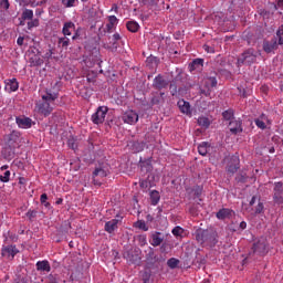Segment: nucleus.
Listing matches in <instances>:
<instances>
[{"label":"nucleus","instance_id":"40","mask_svg":"<svg viewBox=\"0 0 283 283\" xmlns=\"http://www.w3.org/2000/svg\"><path fill=\"white\" fill-rule=\"evenodd\" d=\"M192 193L195 198H198L199 202H202V199L200 198V196H202V186H195L192 188Z\"/></svg>","mask_w":283,"mask_h":283},{"label":"nucleus","instance_id":"12","mask_svg":"<svg viewBox=\"0 0 283 283\" xmlns=\"http://www.w3.org/2000/svg\"><path fill=\"white\" fill-rule=\"evenodd\" d=\"M274 202L276 205H283V182L282 181L274 184Z\"/></svg>","mask_w":283,"mask_h":283},{"label":"nucleus","instance_id":"51","mask_svg":"<svg viewBox=\"0 0 283 283\" xmlns=\"http://www.w3.org/2000/svg\"><path fill=\"white\" fill-rule=\"evenodd\" d=\"M244 229H247V223L245 221H241L239 226L231 228V231H244Z\"/></svg>","mask_w":283,"mask_h":283},{"label":"nucleus","instance_id":"6","mask_svg":"<svg viewBox=\"0 0 283 283\" xmlns=\"http://www.w3.org/2000/svg\"><path fill=\"white\" fill-rule=\"evenodd\" d=\"M146 264L148 269H158L160 266V258L156 255L154 248H149L148 253L146 254Z\"/></svg>","mask_w":283,"mask_h":283},{"label":"nucleus","instance_id":"8","mask_svg":"<svg viewBox=\"0 0 283 283\" xmlns=\"http://www.w3.org/2000/svg\"><path fill=\"white\" fill-rule=\"evenodd\" d=\"M17 253H19L17 245L2 247L1 255L2 258H6V260H14V255H17Z\"/></svg>","mask_w":283,"mask_h":283},{"label":"nucleus","instance_id":"49","mask_svg":"<svg viewBox=\"0 0 283 283\" xmlns=\"http://www.w3.org/2000/svg\"><path fill=\"white\" fill-rule=\"evenodd\" d=\"M224 120H233V109H228L222 113Z\"/></svg>","mask_w":283,"mask_h":283},{"label":"nucleus","instance_id":"10","mask_svg":"<svg viewBox=\"0 0 283 283\" xmlns=\"http://www.w3.org/2000/svg\"><path fill=\"white\" fill-rule=\"evenodd\" d=\"M118 41H120V34L118 33L113 34V36H108V42L105 44V49L111 50V52H117Z\"/></svg>","mask_w":283,"mask_h":283},{"label":"nucleus","instance_id":"13","mask_svg":"<svg viewBox=\"0 0 283 283\" xmlns=\"http://www.w3.org/2000/svg\"><path fill=\"white\" fill-rule=\"evenodd\" d=\"M120 220H123V217L117 216V219H112L107 221L104 226V231H106V233H114V231L118 229V223L120 222Z\"/></svg>","mask_w":283,"mask_h":283},{"label":"nucleus","instance_id":"38","mask_svg":"<svg viewBox=\"0 0 283 283\" xmlns=\"http://www.w3.org/2000/svg\"><path fill=\"white\" fill-rule=\"evenodd\" d=\"M165 103V97L159 96L158 93H155L150 99V105H160Z\"/></svg>","mask_w":283,"mask_h":283},{"label":"nucleus","instance_id":"58","mask_svg":"<svg viewBox=\"0 0 283 283\" xmlns=\"http://www.w3.org/2000/svg\"><path fill=\"white\" fill-rule=\"evenodd\" d=\"M254 123H255L256 127H259V129H266V124L263 120H261L260 118H256L254 120Z\"/></svg>","mask_w":283,"mask_h":283},{"label":"nucleus","instance_id":"23","mask_svg":"<svg viewBox=\"0 0 283 283\" xmlns=\"http://www.w3.org/2000/svg\"><path fill=\"white\" fill-rule=\"evenodd\" d=\"M20 137H21L20 132L13 130L11 134H9L7 137V144L9 145V147H14V145L19 143Z\"/></svg>","mask_w":283,"mask_h":283},{"label":"nucleus","instance_id":"47","mask_svg":"<svg viewBox=\"0 0 283 283\" xmlns=\"http://www.w3.org/2000/svg\"><path fill=\"white\" fill-rule=\"evenodd\" d=\"M160 253H169L171 251V244L164 242L160 248Z\"/></svg>","mask_w":283,"mask_h":283},{"label":"nucleus","instance_id":"55","mask_svg":"<svg viewBox=\"0 0 283 283\" xmlns=\"http://www.w3.org/2000/svg\"><path fill=\"white\" fill-rule=\"evenodd\" d=\"M1 182H10V170L4 171L2 176H0Z\"/></svg>","mask_w":283,"mask_h":283},{"label":"nucleus","instance_id":"29","mask_svg":"<svg viewBox=\"0 0 283 283\" xmlns=\"http://www.w3.org/2000/svg\"><path fill=\"white\" fill-rule=\"evenodd\" d=\"M35 266L36 271H43L45 273H50V271H52V266H50V262L48 260L38 261Z\"/></svg>","mask_w":283,"mask_h":283},{"label":"nucleus","instance_id":"35","mask_svg":"<svg viewBox=\"0 0 283 283\" xmlns=\"http://www.w3.org/2000/svg\"><path fill=\"white\" fill-rule=\"evenodd\" d=\"M34 18V11L30 10V9H25L22 12L21 19L23 21H32V19Z\"/></svg>","mask_w":283,"mask_h":283},{"label":"nucleus","instance_id":"33","mask_svg":"<svg viewBox=\"0 0 283 283\" xmlns=\"http://www.w3.org/2000/svg\"><path fill=\"white\" fill-rule=\"evenodd\" d=\"M197 123L203 129H209V127L211 125V120L209 119V117H205V116L199 117Z\"/></svg>","mask_w":283,"mask_h":283},{"label":"nucleus","instance_id":"42","mask_svg":"<svg viewBox=\"0 0 283 283\" xmlns=\"http://www.w3.org/2000/svg\"><path fill=\"white\" fill-rule=\"evenodd\" d=\"M57 43L63 48V50H67V48H70V39L66 36L60 38Z\"/></svg>","mask_w":283,"mask_h":283},{"label":"nucleus","instance_id":"44","mask_svg":"<svg viewBox=\"0 0 283 283\" xmlns=\"http://www.w3.org/2000/svg\"><path fill=\"white\" fill-rule=\"evenodd\" d=\"M167 264H168L169 269H178V264H180V260H178L176 258H171L167 261Z\"/></svg>","mask_w":283,"mask_h":283},{"label":"nucleus","instance_id":"28","mask_svg":"<svg viewBox=\"0 0 283 283\" xmlns=\"http://www.w3.org/2000/svg\"><path fill=\"white\" fill-rule=\"evenodd\" d=\"M74 30H76V25L74 22L70 21L64 23L62 32L64 36H72V32H74Z\"/></svg>","mask_w":283,"mask_h":283},{"label":"nucleus","instance_id":"32","mask_svg":"<svg viewBox=\"0 0 283 283\" xmlns=\"http://www.w3.org/2000/svg\"><path fill=\"white\" fill-rule=\"evenodd\" d=\"M149 198H150V205L156 207V205L160 202V192L158 190H151L149 192Z\"/></svg>","mask_w":283,"mask_h":283},{"label":"nucleus","instance_id":"41","mask_svg":"<svg viewBox=\"0 0 283 283\" xmlns=\"http://www.w3.org/2000/svg\"><path fill=\"white\" fill-rule=\"evenodd\" d=\"M133 227H135V229H140L142 231H149V227H147V223L143 220H138Z\"/></svg>","mask_w":283,"mask_h":283},{"label":"nucleus","instance_id":"52","mask_svg":"<svg viewBox=\"0 0 283 283\" xmlns=\"http://www.w3.org/2000/svg\"><path fill=\"white\" fill-rule=\"evenodd\" d=\"M148 65H158V57L150 55L146 59Z\"/></svg>","mask_w":283,"mask_h":283},{"label":"nucleus","instance_id":"3","mask_svg":"<svg viewBox=\"0 0 283 283\" xmlns=\"http://www.w3.org/2000/svg\"><path fill=\"white\" fill-rule=\"evenodd\" d=\"M255 61H258V52L255 49H248L239 55L237 67H242V65H253Z\"/></svg>","mask_w":283,"mask_h":283},{"label":"nucleus","instance_id":"21","mask_svg":"<svg viewBox=\"0 0 283 283\" xmlns=\"http://www.w3.org/2000/svg\"><path fill=\"white\" fill-rule=\"evenodd\" d=\"M239 169H240V159H238V157H234L229 163L227 167V171L228 174H231V176H233V174H235Z\"/></svg>","mask_w":283,"mask_h":283},{"label":"nucleus","instance_id":"22","mask_svg":"<svg viewBox=\"0 0 283 283\" xmlns=\"http://www.w3.org/2000/svg\"><path fill=\"white\" fill-rule=\"evenodd\" d=\"M4 83V90L6 92H9V94L19 90V82L17 81V78L6 80Z\"/></svg>","mask_w":283,"mask_h":283},{"label":"nucleus","instance_id":"27","mask_svg":"<svg viewBox=\"0 0 283 283\" xmlns=\"http://www.w3.org/2000/svg\"><path fill=\"white\" fill-rule=\"evenodd\" d=\"M218 76V73H213L212 76H208L205 82V87L209 90H213V87H218V80L216 78Z\"/></svg>","mask_w":283,"mask_h":283},{"label":"nucleus","instance_id":"20","mask_svg":"<svg viewBox=\"0 0 283 283\" xmlns=\"http://www.w3.org/2000/svg\"><path fill=\"white\" fill-rule=\"evenodd\" d=\"M181 114H186L187 116H191V104L185 99H179L177 103Z\"/></svg>","mask_w":283,"mask_h":283},{"label":"nucleus","instance_id":"54","mask_svg":"<svg viewBox=\"0 0 283 283\" xmlns=\"http://www.w3.org/2000/svg\"><path fill=\"white\" fill-rule=\"evenodd\" d=\"M0 10H10V0H0Z\"/></svg>","mask_w":283,"mask_h":283},{"label":"nucleus","instance_id":"1","mask_svg":"<svg viewBox=\"0 0 283 283\" xmlns=\"http://www.w3.org/2000/svg\"><path fill=\"white\" fill-rule=\"evenodd\" d=\"M193 238L201 247L213 249L218 244V232L213 228H198L193 233Z\"/></svg>","mask_w":283,"mask_h":283},{"label":"nucleus","instance_id":"2","mask_svg":"<svg viewBox=\"0 0 283 283\" xmlns=\"http://www.w3.org/2000/svg\"><path fill=\"white\" fill-rule=\"evenodd\" d=\"M279 45H283V24L277 29L276 36L263 41V51L266 54H271V52L277 50Z\"/></svg>","mask_w":283,"mask_h":283},{"label":"nucleus","instance_id":"5","mask_svg":"<svg viewBox=\"0 0 283 283\" xmlns=\"http://www.w3.org/2000/svg\"><path fill=\"white\" fill-rule=\"evenodd\" d=\"M140 250L138 248H132L124 251V259L127 260L129 264H140Z\"/></svg>","mask_w":283,"mask_h":283},{"label":"nucleus","instance_id":"50","mask_svg":"<svg viewBox=\"0 0 283 283\" xmlns=\"http://www.w3.org/2000/svg\"><path fill=\"white\" fill-rule=\"evenodd\" d=\"M142 280H143L144 283H149V280H151V271L150 270L145 271L142 274Z\"/></svg>","mask_w":283,"mask_h":283},{"label":"nucleus","instance_id":"59","mask_svg":"<svg viewBox=\"0 0 283 283\" xmlns=\"http://www.w3.org/2000/svg\"><path fill=\"white\" fill-rule=\"evenodd\" d=\"M146 180L148 182H150V185L154 187V182L156 180V175H154V172H148V176H147Z\"/></svg>","mask_w":283,"mask_h":283},{"label":"nucleus","instance_id":"15","mask_svg":"<svg viewBox=\"0 0 283 283\" xmlns=\"http://www.w3.org/2000/svg\"><path fill=\"white\" fill-rule=\"evenodd\" d=\"M54 107H52L50 102H42L38 105V112L39 114H42L43 116H50L52 114V111Z\"/></svg>","mask_w":283,"mask_h":283},{"label":"nucleus","instance_id":"46","mask_svg":"<svg viewBox=\"0 0 283 283\" xmlns=\"http://www.w3.org/2000/svg\"><path fill=\"white\" fill-rule=\"evenodd\" d=\"M45 283H59V274H50L46 276Z\"/></svg>","mask_w":283,"mask_h":283},{"label":"nucleus","instance_id":"14","mask_svg":"<svg viewBox=\"0 0 283 283\" xmlns=\"http://www.w3.org/2000/svg\"><path fill=\"white\" fill-rule=\"evenodd\" d=\"M45 61L41 57V51L36 50V54L29 59L30 67H41Z\"/></svg>","mask_w":283,"mask_h":283},{"label":"nucleus","instance_id":"56","mask_svg":"<svg viewBox=\"0 0 283 283\" xmlns=\"http://www.w3.org/2000/svg\"><path fill=\"white\" fill-rule=\"evenodd\" d=\"M32 28H39V19H34L28 22V30H32Z\"/></svg>","mask_w":283,"mask_h":283},{"label":"nucleus","instance_id":"43","mask_svg":"<svg viewBox=\"0 0 283 283\" xmlns=\"http://www.w3.org/2000/svg\"><path fill=\"white\" fill-rule=\"evenodd\" d=\"M245 39H247L248 45H255V43L258 42V38L253 36V33H250V32L245 34Z\"/></svg>","mask_w":283,"mask_h":283},{"label":"nucleus","instance_id":"48","mask_svg":"<svg viewBox=\"0 0 283 283\" xmlns=\"http://www.w3.org/2000/svg\"><path fill=\"white\" fill-rule=\"evenodd\" d=\"M248 178L249 177L245 175V172H241V174L237 175L235 180H237V182H241L242 185H244V182H247Z\"/></svg>","mask_w":283,"mask_h":283},{"label":"nucleus","instance_id":"18","mask_svg":"<svg viewBox=\"0 0 283 283\" xmlns=\"http://www.w3.org/2000/svg\"><path fill=\"white\" fill-rule=\"evenodd\" d=\"M232 216H235V212L229 208H222L217 212L218 220H230Z\"/></svg>","mask_w":283,"mask_h":283},{"label":"nucleus","instance_id":"62","mask_svg":"<svg viewBox=\"0 0 283 283\" xmlns=\"http://www.w3.org/2000/svg\"><path fill=\"white\" fill-rule=\"evenodd\" d=\"M52 54H54V49H49V52H46L43 55V59H46V61H50V59H52Z\"/></svg>","mask_w":283,"mask_h":283},{"label":"nucleus","instance_id":"63","mask_svg":"<svg viewBox=\"0 0 283 283\" xmlns=\"http://www.w3.org/2000/svg\"><path fill=\"white\" fill-rule=\"evenodd\" d=\"M262 211H264V203L259 202L255 209V213H261Z\"/></svg>","mask_w":283,"mask_h":283},{"label":"nucleus","instance_id":"4","mask_svg":"<svg viewBox=\"0 0 283 283\" xmlns=\"http://www.w3.org/2000/svg\"><path fill=\"white\" fill-rule=\"evenodd\" d=\"M252 251L256 255H266V253H269V241H266V238L261 237L254 241Z\"/></svg>","mask_w":283,"mask_h":283},{"label":"nucleus","instance_id":"57","mask_svg":"<svg viewBox=\"0 0 283 283\" xmlns=\"http://www.w3.org/2000/svg\"><path fill=\"white\" fill-rule=\"evenodd\" d=\"M74 3H76V0H62V4L65 8H74Z\"/></svg>","mask_w":283,"mask_h":283},{"label":"nucleus","instance_id":"19","mask_svg":"<svg viewBox=\"0 0 283 283\" xmlns=\"http://www.w3.org/2000/svg\"><path fill=\"white\" fill-rule=\"evenodd\" d=\"M15 123L22 129H30V127H32V118L30 117H25V116L17 117Z\"/></svg>","mask_w":283,"mask_h":283},{"label":"nucleus","instance_id":"45","mask_svg":"<svg viewBox=\"0 0 283 283\" xmlns=\"http://www.w3.org/2000/svg\"><path fill=\"white\" fill-rule=\"evenodd\" d=\"M182 233H185V229L179 226L172 229V235H175L176 238H182Z\"/></svg>","mask_w":283,"mask_h":283},{"label":"nucleus","instance_id":"7","mask_svg":"<svg viewBox=\"0 0 283 283\" xmlns=\"http://www.w3.org/2000/svg\"><path fill=\"white\" fill-rule=\"evenodd\" d=\"M107 107L106 106H99L97 111L92 115V122L94 125H101L105 123V116H107Z\"/></svg>","mask_w":283,"mask_h":283},{"label":"nucleus","instance_id":"60","mask_svg":"<svg viewBox=\"0 0 283 283\" xmlns=\"http://www.w3.org/2000/svg\"><path fill=\"white\" fill-rule=\"evenodd\" d=\"M67 145H69L70 149H76V147H77L76 139L75 138H70L67 140Z\"/></svg>","mask_w":283,"mask_h":283},{"label":"nucleus","instance_id":"26","mask_svg":"<svg viewBox=\"0 0 283 283\" xmlns=\"http://www.w3.org/2000/svg\"><path fill=\"white\" fill-rule=\"evenodd\" d=\"M1 154L4 160H12V158H14V146L8 145L2 149Z\"/></svg>","mask_w":283,"mask_h":283},{"label":"nucleus","instance_id":"39","mask_svg":"<svg viewBox=\"0 0 283 283\" xmlns=\"http://www.w3.org/2000/svg\"><path fill=\"white\" fill-rule=\"evenodd\" d=\"M107 170L103 168H95V170L93 171V178H96L97 176H99V178H105L107 177Z\"/></svg>","mask_w":283,"mask_h":283},{"label":"nucleus","instance_id":"53","mask_svg":"<svg viewBox=\"0 0 283 283\" xmlns=\"http://www.w3.org/2000/svg\"><path fill=\"white\" fill-rule=\"evenodd\" d=\"M39 213V211L36 210H29L25 216L27 218L32 222L34 220V218H36V214Z\"/></svg>","mask_w":283,"mask_h":283},{"label":"nucleus","instance_id":"30","mask_svg":"<svg viewBox=\"0 0 283 283\" xmlns=\"http://www.w3.org/2000/svg\"><path fill=\"white\" fill-rule=\"evenodd\" d=\"M169 90L171 96H180V92H182V87H178V81L172 80L169 84Z\"/></svg>","mask_w":283,"mask_h":283},{"label":"nucleus","instance_id":"64","mask_svg":"<svg viewBox=\"0 0 283 283\" xmlns=\"http://www.w3.org/2000/svg\"><path fill=\"white\" fill-rule=\"evenodd\" d=\"M200 94H203V96H211V88L200 90Z\"/></svg>","mask_w":283,"mask_h":283},{"label":"nucleus","instance_id":"25","mask_svg":"<svg viewBox=\"0 0 283 283\" xmlns=\"http://www.w3.org/2000/svg\"><path fill=\"white\" fill-rule=\"evenodd\" d=\"M205 66V59H195L190 64H189V70L190 72H196V70H202Z\"/></svg>","mask_w":283,"mask_h":283},{"label":"nucleus","instance_id":"16","mask_svg":"<svg viewBox=\"0 0 283 283\" xmlns=\"http://www.w3.org/2000/svg\"><path fill=\"white\" fill-rule=\"evenodd\" d=\"M229 129H230L231 134H233L234 136L238 134H242V120H240V119L230 120Z\"/></svg>","mask_w":283,"mask_h":283},{"label":"nucleus","instance_id":"17","mask_svg":"<svg viewBox=\"0 0 283 283\" xmlns=\"http://www.w3.org/2000/svg\"><path fill=\"white\" fill-rule=\"evenodd\" d=\"M164 241L165 235H163V232L155 231L150 234L151 247H160V244H163Z\"/></svg>","mask_w":283,"mask_h":283},{"label":"nucleus","instance_id":"36","mask_svg":"<svg viewBox=\"0 0 283 283\" xmlns=\"http://www.w3.org/2000/svg\"><path fill=\"white\" fill-rule=\"evenodd\" d=\"M132 149L135 154H138L145 149V143L143 142H134L132 145Z\"/></svg>","mask_w":283,"mask_h":283},{"label":"nucleus","instance_id":"24","mask_svg":"<svg viewBox=\"0 0 283 283\" xmlns=\"http://www.w3.org/2000/svg\"><path fill=\"white\" fill-rule=\"evenodd\" d=\"M56 98H59V93L52 92V90H46L45 94L42 95V101L51 104L54 103Z\"/></svg>","mask_w":283,"mask_h":283},{"label":"nucleus","instance_id":"37","mask_svg":"<svg viewBox=\"0 0 283 283\" xmlns=\"http://www.w3.org/2000/svg\"><path fill=\"white\" fill-rule=\"evenodd\" d=\"M126 28L129 32H137L140 29V25L136 21H128Z\"/></svg>","mask_w":283,"mask_h":283},{"label":"nucleus","instance_id":"31","mask_svg":"<svg viewBox=\"0 0 283 283\" xmlns=\"http://www.w3.org/2000/svg\"><path fill=\"white\" fill-rule=\"evenodd\" d=\"M198 151L200 156H207V154L211 151V144H209V142H202L198 146Z\"/></svg>","mask_w":283,"mask_h":283},{"label":"nucleus","instance_id":"34","mask_svg":"<svg viewBox=\"0 0 283 283\" xmlns=\"http://www.w3.org/2000/svg\"><path fill=\"white\" fill-rule=\"evenodd\" d=\"M142 171H146V174H150L154 170V166L151 165V160L147 159L145 161H140Z\"/></svg>","mask_w":283,"mask_h":283},{"label":"nucleus","instance_id":"11","mask_svg":"<svg viewBox=\"0 0 283 283\" xmlns=\"http://www.w3.org/2000/svg\"><path fill=\"white\" fill-rule=\"evenodd\" d=\"M154 90H167L169 87V81L165 80L163 74H158L153 81Z\"/></svg>","mask_w":283,"mask_h":283},{"label":"nucleus","instance_id":"9","mask_svg":"<svg viewBox=\"0 0 283 283\" xmlns=\"http://www.w3.org/2000/svg\"><path fill=\"white\" fill-rule=\"evenodd\" d=\"M122 120L127 123V125H136L138 123V113L136 111H126L122 115Z\"/></svg>","mask_w":283,"mask_h":283},{"label":"nucleus","instance_id":"61","mask_svg":"<svg viewBox=\"0 0 283 283\" xmlns=\"http://www.w3.org/2000/svg\"><path fill=\"white\" fill-rule=\"evenodd\" d=\"M140 187H142V189H147V188L154 187V186H153L150 182H148L147 179H145V180H143V181L140 182Z\"/></svg>","mask_w":283,"mask_h":283}]
</instances>
